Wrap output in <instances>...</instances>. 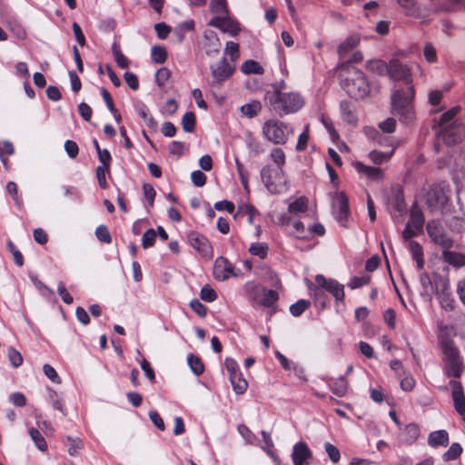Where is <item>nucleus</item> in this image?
Wrapping results in <instances>:
<instances>
[{"label":"nucleus","instance_id":"nucleus-44","mask_svg":"<svg viewBox=\"0 0 465 465\" xmlns=\"http://www.w3.org/2000/svg\"><path fill=\"white\" fill-rule=\"evenodd\" d=\"M452 398L456 411L461 415L465 411V396L462 391H453Z\"/></svg>","mask_w":465,"mask_h":465},{"label":"nucleus","instance_id":"nucleus-7","mask_svg":"<svg viewBox=\"0 0 465 465\" xmlns=\"http://www.w3.org/2000/svg\"><path fill=\"white\" fill-rule=\"evenodd\" d=\"M210 70L213 76L211 84L213 86H220L232 75L235 70V64L230 63L226 57H222L219 62L210 66Z\"/></svg>","mask_w":465,"mask_h":465},{"label":"nucleus","instance_id":"nucleus-56","mask_svg":"<svg viewBox=\"0 0 465 465\" xmlns=\"http://www.w3.org/2000/svg\"><path fill=\"white\" fill-rule=\"evenodd\" d=\"M321 122L324 125V127L326 128L328 133L330 134L331 139L335 140V139H337L339 137V134L336 132V130L334 128V125H333V123H332V121L331 120L330 117L322 114L321 116Z\"/></svg>","mask_w":465,"mask_h":465},{"label":"nucleus","instance_id":"nucleus-25","mask_svg":"<svg viewBox=\"0 0 465 465\" xmlns=\"http://www.w3.org/2000/svg\"><path fill=\"white\" fill-rule=\"evenodd\" d=\"M441 349L443 352L444 362L460 358L459 350L455 347L452 341L448 340L442 341Z\"/></svg>","mask_w":465,"mask_h":465},{"label":"nucleus","instance_id":"nucleus-8","mask_svg":"<svg viewBox=\"0 0 465 465\" xmlns=\"http://www.w3.org/2000/svg\"><path fill=\"white\" fill-rule=\"evenodd\" d=\"M388 75L393 81H402L407 86L413 85L411 68L401 64L398 59H392L389 62Z\"/></svg>","mask_w":465,"mask_h":465},{"label":"nucleus","instance_id":"nucleus-35","mask_svg":"<svg viewBox=\"0 0 465 465\" xmlns=\"http://www.w3.org/2000/svg\"><path fill=\"white\" fill-rule=\"evenodd\" d=\"M112 52L114 57V61L120 68L125 69L129 66V59L122 53L120 45L114 43L112 45Z\"/></svg>","mask_w":465,"mask_h":465},{"label":"nucleus","instance_id":"nucleus-63","mask_svg":"<svg viewBox=\"0 0 465 465\" xmlns=\"http://www.w3.org/2000/svg\"><path fill=\"white\" fill-rule=\"evenodd\" d=\"M191 309L198 314L200 317H205L207 315V308L197 299L191 301L190 302Z\"/></svg>","mask_w":465,"mask_h":465},{"label":"nucleus","instance_id":"nucleus-3","mask_svg":"<svg viewBox=\"0 0 465 465\" xmlns=\"http://www.w3.org/2000/svg\"><path fill=\"white\" fill-rule=\"evenodd\" d=\"M414 97V85L407 86L404 89H396L391 95L392 112L404 124L411 123L415 119Z\"/></svg>","mask_w":465,"mask_h":465},{"label":"nucleus","instance_id":"nucleus-22","mask_svg":"<svg viewBox=\"0 0 465 465\" xmlns=\"http://www.w3.org/2000/svg\"><path fill=\"white\" fill-rule=\"evenodd\" d=\"M366 68L372 74L383 76L388 74L389 64L381 59H371L366 62Z\"/></svg>","mask_w":465,"mask_h":465},{"label":"nucleus","instance_id":"nucleus-13","mask_svg":"<svg viewBox=\"0 0 465 465\" xmlns=\"http://www.w3.org/2000/svg\"><path fill=\"white\" fill-rule=\"evenodd\" d=\"M333 214L339 223H344L350 213L348 198L344 193H337L332 203Z\"/></svg>","mask_w":465,"mask_h":465},{"label":"nucleus","instance_id":"nucleus-26","mask_svg":"<svg viewBox=\"0 0 465 465\" xmlns=\"http://www.w3.org/2000/svg\"><path fill=\"white\" fill-rule=\"evenodd\" d=\"M409 250L412 255V258L417 262L418 268L422 269L424 266L422 246L416 241H410L409 242Z\"/></svg>","mask_w":465,"mask_h":465},{"label":"nucleus","instance_id":"nucleus-49","mask_svg":"<svg viewBox=\"0 0 465 465\" xmlns=\"http://www.w3.org/2000/svg\"><path fill=\"white\" fill-rule=\"evenodd\" d=\"M225 54L229 55L232 60V64H234L240 56L239 45L232 41L227 42L225 46Z\"/></svg>","mask_w":465,"mask_h":465},{"label":"nucleus","instance_id":"nucleus-61","mask_svg":"<svg viewBox=\"0 0 465 465\" xmlns=\"http://www.w3.org/2000/svg\"><path fill=\"white\" fill-rule=\"evenodd\" d=\"M43 371L45 375L54 383H61V379L57 374L56 371L49 364H45L43 366Z\"/></svg>","mask_w":465,"mask_h":465},{"label":"nucleus","instance_id":"nucleus-59","mask_svg":"<svg viewBox=\"0 0 465 465\" xmlns=\"http://www.w3.org/2000/svg\"><path fill=\"white\" fill-rule=\"evenodd\" d=\"M185 151V144L183 142L173 141L169 144V153L175 156H182Z\"/></svg>","mask_w":465,"mask_h":465},{"label":"nucleus","instance_id":"nucleus-42","mask_svg":"<svg viewBox=\"0 0 465 465\" xmlns=\"http://www.w3.org/2000/svg\"><path fill=\"white\" fill-rule=\"evenodd\" d=\"M195 114L193 112H187L182 118L183 129L187 133H192L195 128Z\"/></svg>","mask_w":465,"mask_h":465},{"label":"nucleus","instance_id":"nucleus-24","mask_svg":"<svg viewBox=\"0 0 465 465\" xmlns=\"http://www.w3.org/2000/svg\"><path fill=\"white\" fill-rule=\"evenodd\" d=\"M360 43L357 35L348 36L338 47V54L342 59L349 52L353 50Z\"/></svg>","mask_w":465,"mask_h":465},{"label":"nucleus","instance_id":"nucleus-51","mask_svg":"<svg viewBox=\"0 0 465 465\" xmlns=\"http://www.w3.org/2000/svg\"><path fill=\"white\" fill-rule=\"evenodd\" d=\"M66 445L68 446V452L71 456H75L78 450L83 447V443L79 438H67Z\"/></svg>","mask_w":465,"mask_h":465},{"label":"nucleus","instance_id":"nucleus-32","mask_svg":"<svg viewBox=\"0 0 465 465\" xmlns=\"http://www.w3.org/2000/svg\"><path fill=\"white\" fill-rule=\"evenodd\" d=\"M394 153V150L392 149L389 153L379 152L377 150L371 151L368 154L369 159L375 164H381L387 163L391 160V156Z\"/></svg>","mask_w":465,"mask_h":465},{"label":"nucleus","instance_id":"nucleus-37","mask_svg":"<svg viewBox=\"0 0 465 465\" xmlns=\"http://www.w3.org/2000/svg\"><path fill=\"white\" fill-rule=\"evenodd\" d=\"M210 10L216 15L215 16L229 15L226 0H211Z\"/></svg>","mask_w":465,"mask_h":465},{"label":"nucleus","instance_id":"nucleus-20","mask_svg":"<svg viewBox=\"0 0 465 465\" xmlns=\"http://www.w3.org/2000/svg\"><path fill=\"white\" fill-rule=\"evenodd\" d=\"M262 180L267 190L272 193H280V182L273 180L272 170L269 166H264L261 171Z\"/></svg>","mask_w":465,"mask_h":465},{"label":"nucleus","instance_id":"nucleus-16","mask_svg":"<svg viewBox=\"0 0 465 465\" xmlns=\"http://www.w3.org/2000/svg\"><path fill=\"white\" fill-rule=\"evenodd\" d=\"M312 456V451L306 443L300 441L293 446L292 458L294 465H307Z\"/></svg>","mask_w":465,"mask_h":465},{"label":"nucleus","instance_id":"nucleus-9","mask_svg":"<svg viewBox=\"0 0 465 465\" xmlns=\"http://www.w3.org/2000/svg\"><path fill=\"white\" fill-rule=\"evenodd\" d=\"M190 245L204 259H212L213 256V249L210 241L203 235L191 232L188 234Z\"/></svg>","mask_w":465,"mask_h":465},{"label":"nucleus","instance_id":"nucleus-2","mask_svg":"<svg viewBox=\"0 0 465 465\" xmlns=\"http://www.w3.org/2000/svg\"><path fill=\"white\" fill-rule=\"evenodd\" d=\"M337 69L341 72L342 87L351 97L362 99L368 94L369 84L362 71L348 64H341Z\"/></svg>","mask_w":465,"mask_h":465},{"label":"nucleus","instance_id":"nucleus-64","mask_svg":"<svg viewBox=\"0 0 465 465\" xmlns=\"http://www.w3.org/2000/svg\"><path fill=\"white\" fill-rule=\"evenodd\" d=\"M193 183L197 187H202L206 183V175L199 170L193 171L191 174Z\"/></svg>","mask_w":465,"mask_h":465},{"label":"nucleus","instance_id":"nucleus-53","mask_svg":"<svg viewBox=\"0 0 465 465\" xmlns=\"http://www.w3.org/2000/svg\"><path fill=\"white\" fill-rule=\"evenodd\" d=\"M423 55L427 62L436 63L438 60L435 47L430 43H426L423 48Z\"/></svg>","mask_w":465,"mask_h":465},{"label":"nucleus","instance_id":"nucleus-48","mask_svg":"<svg viewBox=\"0 0 465 465\" xmlns=\"http://www.w3.org/2000/svg\"><path fill=\"white\" fill-rule=\"evenodd\" d=\"M200 297L203 301L213 302L217 299V293L209 284H205L200 292Z\"/></svg>","mask_w":465,"mask_h":465},{"label":"nucleus","instance_id":"nucleus-60","mask_svg":"<svg viewBox=\"0 0 465 465\" xmlns=\"http://www.w3.org/2000/svg\"><path fill=\"white\" fill-rule=\"evenodd\" d=\"M64 150L67 155L74 159L79 153V147L77 143L73 140H66L64 143Z\"/></svg>","mask_w":465,"mask_h":465},{"label":"nucleus","instance_id":"nucleus-10","mask_svg":"<svg viewBox=\"0 0 465 465\" xmlns=\"http://www.w3.org/2000/svg\"><path fill=\"white\" fill-rule=\"evenodd\" d=\"M315 282L320 285L324 291L331 293L337 302H343L344 300V287L334 279H327L322 274L315 276Z\"/></svg>","mask_w":465,"mask_h":465},{"label":"nucleus","instance_id":"nucleus-55","mask_svg":"<svg viewBox=\"0 0 465 465\" xmlns=\"http://www.w3.org/2000/svg\"><path fill=\"white\" fill-rule=\"evenodd\" d=\"M38 428L31 427L28 429V432L30 436H42V434H46L47 428L49 424L45 420H37Z\"/></svg>","mask_w":465,"mask_h":465},{"label":"nucleus","instance_id":"nucleus-58","mask_svg":"<svg viewBox=\"0 0 465 465\" xmlns=\"http://www.w3.org/2000/svg\"><path fill=\"white\" fill-rule=\"evenodd\" d=\"M235 164L237 168V172L240 177V180L243 185V187L247 190L248 189V179H249V173L247 170L244 169L243 165L241 163L238 158H235Z\"/></svg>","mask_w":465,"mask_h":465},{"label":"nucleus","instance_id":"nucleus-41","mask_svg":"<svg viewBox=\"0 0 465 465\" xmlns=\"http://www.w3.org/2000/svg\"><path fill=\"white\" fill-rule=\"evenodd\" d=\"M311 305L307 300L301 299L290 306V312L292 315L298 317L302 314Z\"/></svg>","mask_w":465,"mask_h":465},{"label":"nucleus","instance_id":"nucleus-46","mask_svg":"<svg viewBox=\"0 0 465 465\" xmlns=\"http://www.w3.org/2000/svg\"><path fill=\"white\" fill-rule=\"evenodd\" d=\"M96 238L104 243L110 244L112 242V235L108 230V228L102 224L99 225L95 230Z\"/></svg>","mask_w":465,"mask_h":465},{"label":"nucleus","instance_id":"nucleus-18","mask_svg":"<svg viewBox=\"0 0 465 465\" xmlns=\"http://www.w3.org/2000/svg\"><path fill=\"white\" fill-rule=\"evenodd\" d=\"M203 36L206 54L208 55L217 54L221 49V42L217 34L213 31H206Z\"/></svg>","mask_w":465,"mask_h":465},{"label":"nucleus","instance_id":"nucleus-6","mask_svg":"<svg viewBox=\"0 0 465 465\" xmlns=\"http://www.w3.org/2000/svg\"><path fill=\"white\" fill-rule=\"evenodd\" d=\"M424 222L422 211L416 205L412 206L410 211V220L402 232V238L408 241L414 236L420 235L423 231Z\"/></svg>","mask_w":465,"mask_h":465},{"label":"nucleus","instance_id":"nucleus-1","mask_svg":"<svg viewBox=\"0 0 465 465\" xmlns=\"http://www.w3.org/2000/svg\"><path fill=\"white\" fill-rule=\"evenodd\" d=\"M265 100L268 102L270 109L280 117L295 114L304 105V99L299 93H283L277 87L274 88L273 92L265 94Z\"/></svg>","mask_w":465,"mask_h":465},{"label":"nucleus","instance_id":"nucleus-27","mask_svg":"<svg viewBox=\"0 0 465 465\" xmlns=\"http://www.w3.org/2000/svg\"><path fill=\"white\" fill-rule=\"evenodd\" d=\"M330 388L335 395L342 397L347 392L348 381L344 377L331 380L330 382Z\"/></svg>","mask_w":465,"mask_h":465},{"label":"nucleus","instance_id":"nucleus-54","mask_svg":"<svg viewBox=\"0 0 465 465\" xmlns=\"http://www.w3.org/2000/svg\"><path fill=\"white\" fill-rule=\"evenodd\" d=\"M310 138L309 125L304 127L303 132L299 135L298 142L296 144L297 151H304L307 147L308 141Z\"/></svg>","mask_w":465,"mask_h":465},{"label":"nucleus","instance_id":"nucleus-23","mask_svg":"<svg viewBox=\"0 0 465 465\" xmlns=\"http://www.w3.org/2000/svg\"><path fill=\"white\" fill-rule=\"evenodd\" d=\"M309 200L305 196H301L295 199L288 205V212L292 215H299L304 213L308 210Z\"/></svg>","mask_w":465,"mask_h":465},{"label":"nucleus","instance_id":"nucleus-4","mask_svg":"<svg viewBox=\"0 0 465 465\" xmlns=\"http://www.w3.org/2000/svg\"><path fill=\"white\" fill-rule=\"evenodd\" d=\"M262 131L268 141L281 145L285 144L292 134V129L287 124L274 119L264 122Z\"/></svg>","mask_w":465,"mask_h":465},{"label":"nucleus","instance_id":"nucleus-14","mask_svg":"<svg viewBox=\"0 0 465 465\" xmlns=\"http://www.w3.org/2000/svg\"><path fill=\"white\" fill-rule=\"evenodd\" d=\"M448 200V190H446L444 185H434L428 192L427 203L430 207H442L447 203Z\"/></svg>","mask_w":465,"mask_h":465},{"label":"nucleus","instance_id":"nucleus-29","mask_svg":"<svg viewBox=\"0 0 465 465\" xmlns=\"http://www.w3.org/2000/svg\"><path fill=\"white\" fill-rule=\"evenodd\" d=\"M262 111V104L258 100H252L241 107V112L247 117L252 118Z\"/></svg>","mask_w":465,"mask_h":465},{"label":"nucleus","instance_id":"nucleus-34","mask_svg":"<svg viewBox=\"0 0 465 465\" xmlns=\"http://www.w3.org/2000/svg\"><path fill=\"white\" fill-rule=\"evenodd\" d=\"M445 365L447 368L446 374L448 376H451V377H455V378H458L460 376L461 371H462V362H461L460 358L452 360V361H445Z\"/></svg>","mask_w":465,"mask_h":465},{"label":"nucleus","instance_id":"nucleus-12","mask_svg":"<svg viewBox=\"0 0 465 465\" xmlns=\"http://www.w3.org/2000/svg\"><path fill=\"white\" fill-rule=\"evenodd\" d=\"M208 25L220 29L223 33L229 34L231 36L237 35L241 31L239 24L231 19L229 15L213 16Z\"/></svg>","mask_w":465,"mask_h":465},{"label":"nucleus","instance_id":"nucleus-36","mask_svg":"<svg viewBox=\"0 0 465 465\" xmlns=\"http://www.w3.org/2000/svg\"><path fill=\"white\" fill-rule=\"evenodd\" d=\"M271 159L278 166L279 171L277 174L282 173V166L285 164L286 156L282 148L276 147L271 151Z\"/></svg>","mask_w":465,"mask_h":465},{"label":"nucleus","instance_id":"nucleus-38","mask_svg":"<svg viewBox=\"0 0 465 465\" xmlns=\"http://www.w3.org/2000/svg\"><path fill=\"white\" fill-rule=\"evenodd\" d=\"M230 381L232 385L233 391L237 394H242L248 387L247 381L242 377L241 373L230 377Z\"/></svg>","mask_w":465,"mask_h":465},{"label":"nucleus","instance_id":"nucleus-39","mask_svg":"<svg viewBox=\"0 0 465 465\" xmlns=\"http://www.w3.org/2000/svg\"><path fill=\"white\" fill-rule=\"evenodd\" d=\"M340 106L342 119L349 124H355L357 118L351 104L348 102H341Z\"/></svg>","mask_w":465,"mask_h":465},{"label":"nucleus","instance_id":"nucleus-30","mask_svg":"<svg viewBox=\"0 0 465 465\" xmlns=\"http://www.w3.org/2000/svg\"><path fill=\"white\" fill-rule=\"evenodd\" d=\"M248 251L252 256H257L263 260L268 255L269 245L266 242H253L250 245Z\"/></svg>","mask_w":465,"mask_h":465},{"label":"nucleus","instance_id":"nucleus-31","mask_svg":"<svg viewBox=\"0 0 465 465\" xmlns=\"http://www.w3.org/2000/svg\"><path fill=\"white\" fill-rule=\"evenodd\" d=\"M241 71L244 74H262L264 72V69L258 62H256L254 60H247L242 64Z\"/></svg>","mask_w":465,"mask_h":465},{"label":"nucleus","instance_id":"nucleus-57","mask_svg":"<svg viewBox=\"0 0 465 465\" xmlns=\"http://www.w3.org/2000/svg\"><path fill=\"white\" fill-rule=\"evenodd\" d=\"M171 77V72L166 67L160 68L155 74L156 83L159 86H163Z\"/></svg>","mask_w":465,"mask_h":465},{"label":"nucleus","instance_id":"nucleus-5","mask_svg":"<svg viewBox=\"0 0 465 465\" xmlns=\"http://www.w3.org/2000/svg\"><path fill=\"white\" fill-rule=\"evenodd\" d=\"M426 230L430 240L442 249H450L453 246V239L448 234L440 222L435 220L429 221Z\"/></svg>","mask_w":465,"mask_h":465},{"label":"nucleus","instance_id":"nucleus-21","mask_svg":"<svg viewBox=\"0 0 465 465\" xmlns=\"http://www.w3.org/2000/svg\"><path fill=\"white\" fill-rule=\"evenodd\" d=\"M244 291L250 301L258 303L264 287L254 281H250L245 283Z\"/></svg>","mask_w":465,"mask_h":465},{"label":"nucleus","instance_id":"nucleus-52","mask_svg":"<svg viewBox=\"0 0 465 465\" xmlns=\"http://www.w3.org/2000/svg\"><path fill=\"white\" fill-rule=\"evenodd\" d=\"M8 358L10 363L15 368H18L23 364V357L21 353L13 347L8 349Z\"/></svg>","mask_w":465,"mask_h":465},{"label":"nucleus","instance_id":"nucleus-33","mask_svg":"<svg viewBox=\"0 0 465 465\" xmlns=\"http://www.w3.org/2000/svg\"><path fill=\"white\" fill-rule=\"evenodd\" d=\"M263 297L258 302L257 304H261L263 307L269 308L272 306L279 299L278 292L274 290H266L264 288V292H262Z\"/></svg>","mask_w":465,"mask_h":465},{"label":"nucleus","instance_id":"nucleus-47","mask_svg":"<svg viewBox=\"0 0 465 465\" xmlns=\"http://www.w3.org/2000/svg\"><path fill=\"white\" fill-rule=\"evenodd\" d=\"M157 233L156 231L153 228L148 229L142 237V245L144 249H148L153 246L155 242Z\"/></svg>","mask_w":465,"mask_h":465},{"label":"nucleus","instance_id":"nucleus-62","mask_svg":"<svg viewBox=\"0 0 465 465\" xmlns=\"http://www.w3.org/2000/svg\"><path fill=\"white\" fill-rule=\"evenodd\" d=\"M325 450L333 463H337L341 459V453L337 447L331 443L325 444Z\"/></svg>","mask_w":465,"mask_h":465},{"label":"nucleus","instance_id":"nucleus-28","mask_svg":"<svg viewBox=\"0 0 465 465\" xmlns=\"http://www.w3.org/2000/svg\"><path fill=\"white\" fill-rule=\"evenodd\" d=\"M309 290L311 295L314 298L316 305H320L322 308H324L327 302V298L324 294V290L317 283H311V285L309 286Z\"/></svg>","mask_w":465,"mask_h":465},{"label":"nucleus","instance_id":"nucleus-17","mask_svg":"<svg viewBox=\"0 0 465 465\" xmlns=\"http://www.w3.org/2000/svg\"><path fill=\"white\" fill-rule=\"evenodd\" d=\"M353 166L359 173L364 175L369 180L379 182L384 177L383 170L379 167L369 166L361 162H355Z\"/></svg>","mask_w":465,"mask_h":465},{"label":"nucleus","instance_id":"nucleus-50","mask_svg":"<svg viewBox=\"0 0 465 465\" xmlns=\"http://www.w3.org/2000/svg\"><path fill=\"white\" fill-rule=\"evenodd\" d=\"M109 169L108 167L106 166H101V165H98L96 167V177H97V180H98V183H99V185L102 189H106L108 184H107V181H106V173H109Z\"/></svg>","mask_w":465,"mask_h":465},{"label":"nucleus","instance_id":"nucleus-15","mask_svg":"<svg viewBox=\"0 0 465 465\" xmlns=\"http://www.w3.org/2000/svg\"><path fill=\"white\" fill-rule=\"evenodd\" d=\"M442 138L448 144L460 143L465 138V125L460 123H454L442 132Z\"/></svg>","mask_w":465,"mask_h":465},{"label":"nucleus","instance_id":"nucleus-43","mask_svg":"<svg viewBox=\"0 0 465 465\" xmlns=\"http://www.w3.org/2000/svg\"><path fill=\"white\" fill-rule=\"evenodd\" d=\"M462 453V448L460 443H452L449 450L443 454L445 461L456 460Z\"/></svg>","mask_w":465,"mask_h":465},{"label":"nucleus","instance_id":"nucleus-40","mask_svg":"<svg viewBox=\"0 0 465 465\" xmlns=\"http://www.w3.org/2000/svg\"><path fill=\"white\" fill-rule=\"evenodd\" d=\"M187 361H188V364H189L192 371L195 375H201L203 372L204 365H203L202 360L200 359V357L193 355V354H190L188 356Z\"/></svg>","mask_w":465,"mask_h":465},{"label":"nucleus","instance_id":"nucleus-45","mask_svg":"<svg viewBox=\"0 0 465 465\" xmlns=\"http://www.w3.org/2000/svg\"><path fill=\"white\" fill-rule=\"evenodd\" d=\"M167 58V51L165 47L155 45L152 48V59L156 64H163Z\"/></svg>","mask_w":465,"mask_h":465},{"label":"nucleus","instance_id":"nucleus-11","mask_svg":"<svg viewBox=\"0 0 465 465\" xmlns=\"http://www.w3.org/2000/svg\"><path fill=\"white\" fill-rule=\"evenodd\" d=\"M213 275L217 281H225L231 277L238 276L234 265L225 257L216 258L213 264Z\"/></svg>","mask_w":465,"mask_h":465},{"label":"nucleus","instance_id":"nucleus-19","mask_svg":"<svg viewBox=\"0 0 465 465\" xmlns=\"http://www.w3.org/2000/svg\"><path fill=\"white\" fill-rule=\"evenodd\" d=\"M441 259L444 262L456 268L465 266V254L461 252L443 249Z\"/></svg>","mask_w":465,"mask_h":465}]
</instances>
